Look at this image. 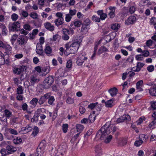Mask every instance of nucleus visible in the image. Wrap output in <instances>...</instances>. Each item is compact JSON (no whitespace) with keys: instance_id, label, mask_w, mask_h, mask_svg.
<instances>
[{"instance_id":"1","label":"nucleus","mask_w":156,"mask_h":156,"mask_svg":"<svg viewBox=\"0 0 156 156\" xmlns=\"http://www.w3.org/2000/svg\"><path fill=\"white\" fill-rule=\"evenodd\" d=\"M116 129V127L114 124H110V122H107L98 131L96 135V137L101 140H104L105 143H108L112 138V135H108L112 132H115Z\"/></svg>"},{"instance_id":"2","label":"nucleus","mask_w":156,"mask_h":156,"mask_svg":"<svg viewBox=\"0 0 156 156\" xmlns=\"http://www.w3.org/2000/svg\"><path fill=\"white\" fill-rule=\"evenodd\" d=\"M81 41L82 40L79 39V38L77 37V38L74 40L72 44L68 43L65 44L66 50L70 49L71 51V53H74L78 50Z\"/></svg>"},{"instance_id":"3","label":"nucleus","mask_w":156,"mask_h":156,"mask_svg":"<svg viewBox=\"0 0 156 156\" xmlns=\"http://www.w3.org/2000/svg\"><path fill=\"white\" fill-rule=\"evenodd\" d=\"M27 41V39L24 36H20L17 39L16 43L14 45V48L16 50L20 49L21 47L24 45Z\"/></svg>"},{"instance_id":"4","label":"nucleus","mask_w":156,"mask_h":156,"mask_svg":"<svg viewBox=\"0 0 156 156\" xmlns=\"http://www.w3.org/2000/svg\"><path fill=\"white\" fill-rule=\"evenodd\" d=\"M63 35L62 36V38L65 41L68 40L69 38L68 35H73L74 34L73 30L72 29L69 30L67 29H64L62 30Z\"/></svg>"},{"instance_id":"5","label":"nucleus","mask_w":156,"mask_h":156,"mask_svg":"<svg viewBox=\"0 0 156 156\" xmlns=\"http://www.w3.org/2000/svg\"><path fill=\"white\" fill-rule=\"evenodd\" d=\"M54 81L53 78L51 76H49L46 78L44 81L45 88H48L49 87Z\"/></svg>"},{"instance_id":"6","label":"nucleus","mask_w":156,"mask_h":156,"mask_svg":"<svg viewBox=\"0 0 156 156\" xmlns=\"http://www.w3.org/2000/svg\"><path fill=\"white\" fill-rule=\"evenodd\" d=\"M20 27V23L18 22L10 23L9 25V30L11 31H14L17 30Z\"/></svg>"},{"instance_id":"7","label":"nucleus","mask_w":156,"mask_h":156,"mask_svg":"<svg viewBox=\"0 0 156 156\" xmlns=\"http://www.w3.org/2000/svg\"><path fill=\"white\" fill-rule=\"evenodd\" d=\"M27 67L24 65L20 66L19 67H15L13 69V72L15 74L19 75L24 72L26 69Z\"/></svg>"},{"instance_id":"8","label":"nucleus","mask_w":156,"mask_h":156,"mask_svg":"<svg viewBox=\"0 0 156 156\" xmlns=\"http://www.w3.org/2000/svg\"><path fill=\"white\" fill-rule=\"evenodd\" d=\"M87 59V58L84 56L80 55L77 58L76 63L78 66H81Z\"/></svg>"},{"instance_id":"9","label":"nucleus","mask_w":156,"mask_h":156,"mask_svg":"<svg viewBox=\"0 0 156 156\" xmlns=\"http://www.w3.org/2000/svg\"><path fill=\"white\" fill-rule=\"evenodd\" d=\"M143 80H140L136 83V90L138 92H140L143 91Z\"/></svg>"},{"instance_id":"10","label":"nucleus","mask_w":156,"mask_h":156,"mask_svg":"<svg viewBox=\"0 0 156 156\" xmlns=\"http://www.w3.org/2000/svg\"><path fill=\"white\" fill-rule=\"evenodd\" d=\"M144 65V64L143 63L138 62L137 63L136 67H134L132 68V70L136 72H138L140 71L141 69Z\"/></svg>"},{"instance_id":"11","label":"nucleus","mask_w":156,"mask_h":156,"mask_svg":"<svg viewBox=\"0 0 156 156\" xmlns=\"http://www.w3.org/2000/svg\"><path fill=\"white\" fill-rule=\"evenodd\" d=\"M136 20V18L134 16H131L125 21V23L126 25H129L133 24Z\"/></svg>"},{"instance_id":"12","label":"nucleus","mask_w":156,"mask_h":156,"mask_svg":"<svg viewBox=\"0 0 156 156\" xmlns=\"http://www.w3.org/2000/svg\"><path fill=\"white\" fill-rule=\"evenodd\" d=\"M36 52L40 55H43V50L42 45L41 44H37L36 46Z\"/></svg>"},{"instance_id":"13","label":"nucleus","mask_w":156,"mask_h":156,"mask_svg":"<svg viewBox=\"0 0 156 156\" xmlns=\"http://www.w3.org/2000/svg\"><path fill=\"white\" fill-rule=\"evenodd\" d=\"M45 28L50 31H52L54 30V26L49 22H46L44 23Z\"/></svg>"},{"instance_id":"14","label":"nucleus","mask_w":156,"mask_h":156,"mask_svg":"<svg viewBox=\"0 0 156 156\" xmlns=\"http://www.w3.org/2000/svg\"><path fill=\"white\" fill-rule=\"evenodd\" d=\"M82 21L77 19H76L71 22L70 26L72 27L73 25L76 27H80L82 24Z\"/></svg>"},{"instance_id":"15","label":"nucleus","mask_w":156,"mask_h":156,"mask_svg":"<svg viewBox=\"0 0 156 156\" xmlns=\"http://www.w3.org/2000/svg\"><path fill=\"white\" fill-rule=\"evenodd\" d=\"M100 43V41H98L95 42L94 48L93 53L91 57V58L92 59H93L94 57L95 56L97 51V50L98 49V46L99 45Z\"/></svg>"},{"instance_id":"16","label":"nucleus","mask_w":156,"mask_h":156,"mask_svg":"<svg viewBox=\"0 0 156 156\" xmlns=\"http://www.w3.org/2000/svg\"><path fill=\"white\" fill-rule=\"evenodd\" d=\"M95 151L96 156H100L101 155L102 150L100 145H97L95 147Z\"/></svg>"},{"instance_id":"17","label":"nucleus","mask_w":156,"mask_h":156,"mask_svg":"<svg viewBox=\"0 0 156 156\" xmlns=\"http://www.w3.org/2000/svg\"><path fill=\"white\" fill-rule=\"evenodd\" d=\"M19 14L22 19L27 17L29 15L28 12L24 10H20Z\"/></svg>"},{"instance_id":"18","label":"nucleus","mask_w":156,"mask_h":156,"mask_svg":"<svg viewBox=\"0 0 156 156\" xmlns=\"http://www.w3.org/2000/svg\"><path fill=\"white\" fill-rule=\"evenodd\" d=\"M115 7L110 6L109 9L110 10L108 15L111 18H113L115 16Z\"/></svg>"},{"instance_id":"19","label":"nucleus","mask_w":156,"mask_h":156,"mask_svg":"<svg viewBox=\"0 0 156 156\" xmlns=\"http://www.w3.org/2000/svg\"><path fill=\"white\" fill-rule=\"evenodd\" d=\"M129 115H124L117 120V122L119 123L123 122L124 120L128 119V118L129 119Z\"/></svg>"},{"instance_id":"20","label":"nucleus","mask_w":156,"mask_h":156,"mask_svg":"<svg viewBox=\"0 0 156 156\" xmlns=\"http://www.w3.org/2000/svg\"><path fill=\"white\" fill-rule=\"evenodd\" d=\"M108 92L112 97H114L116 95L118 92V90L115 87H113L110 89L108 90Z\"/></svg>"},{"instance_id":"21","label":"nucleus","mask_w":156,"mask_h":156,"mask_svg":"<svg viewBox=\"0 0 156 156\" xmlns=\"http://www.w3.org/2000/svg\"><path fill=\"white\" fill-rule=\"evenodd\" d=\"M44 51L46 55H48L51 54L52 50L51 48L48 44H46L45 46Z\"/></svg>"},{"instance_id":"22","label":"nucleus","mask_w":156,"mask_h":156,"mask_svg":"<svg viewBox=\"0 0 156 156\" xmlns=\"http://www.w3.org/2000/svg\"><path fill=\"white\" fill-rule=\"evenodd\" d=\"M64 18H57L54 21L55 25L57 27L62 25L64 23Z\"/></svg>"},{"instance_id":"23","label":"nucleus","mask_w":156,"mask_h":156,"mask_svg":"<svg viewBox=\"0 0 156 156\" xmlns=\"http://www.w3.org/2000/svg\"><path fill=\"white\" fill-rule=\"evenodd\" d=\"M76 131L78 133H81L84 129V127L82 125L77 124L75 126Z\"/></svg>"},{"instance_id":"24","label":"nucleus","mask_w":156,"mask_h":156,"mask_svg":"<svg viewBox=\"0 0 156 156\" xmlns=\"http://www.w3.org/2000/svg\"><path fill=\"white\" fill-rule=\"evenodd\" d=\"M108 51V49L104 46H101L98 49L97 53L98 55L101 54Z\"/></svg>"},{"instance_id":"25","label":"nucleus","mask_w":156,"mask_h":156,"mask_svg":"<svg viewBox=\"0 0 156 156\" xmlns=\"http://www.w3.org/2000/svg\"><path fill=\"white\" fill-rule=\"evenodd\" d=\"M113 103V100L112 99H111L105 102V105L107 107L111 108L114 105Z\"/></svg>"},{"instance_id":"26","label":"nucleus","mask_w":156,"mask_h":156,"mask_svg":"<svg viewBox=\"0 0 156 156\" xmlns=\"http://www.w3.org/2000/svg\"><path fill=\"white\" fill-rule=\"evenodd\" d=\"M149 93L150 95L152 96H156V88L151 87L150 89H148Z\"/></svg>"},{"instance_id":"27","label":"nucleus","mask_w":156,"mask_h":156,"mask_svg":"<svg viewBox=\"0 0 156 156\" xmlns=\"http://www.w3.org/2000/svg\"><path fill=\"white\" fill-rule=\"evenodd\" d=\"M88 29L89 28L87 26L84 25H82L81 28V31L83 34H85L88 32Z\"/></svg>"},{"instance_id":"28","label":"nucleus","mask_w":156,"mask_h":156,"mask_svg":"<svg viewBox=\"0 0 156 156\" xmlns=\"http://www.w3.org/2000/svg\"><path fill=\"white\" fill-rule=\"evenodd\" d=\"M147 136L144 134H141L139 136V140H140L143 143L144 142H146L147 139Z\"/></svg>"},{"instance_id":"29","label":"nucleus","mask_w":156,"mask_h":156,"mask_svg":"<svg viewBox=\"0 0 156 156\" xmlns=\"http://www.w3.org/2000/svg\"><path fill=\"white\" fill-rule=\"evenodd\" d=\"M3 48L5 49V51L8 53H11L12 51V47L8 44H5Z\"/></svg>"},{"instance_id":"30","label":"nucleus","mask_w":156,"mask_h":156,"mask_svg":"<svg viewBox=\"0 0 156 156\" xmlns=\"http://www.w3.org/2000/svg\"><path fill=\"white\" fill-rule=\"evenodd\" d=\"M38 102V99L36 98H33L30 101V104L34 107H35Z\"/></svg>"},{"instance_id":"31","label":"nucleus","mask_w":156,"mask_h":156,"mask_svg":"<svg viewBox=\"0 0 156 156\" xmlns=\"http://www.w3.org/2000/svg\"><path fill=\"white\" fill-rule=\"evenodd\" d=\"M38 81L39 80L37 79L36 75H32L30 77V81L31 83H34Z\"/></svg>"},{"instance_id":"32","label":"nucleus","mask_w":156,"mask_h":156,"mask_svg":"<svg viewBox=\"0 0 156 156\" xmlns=\"http://www.w3.org/2000/svg\"><path fill=\"white\" fill-rule=\"evenodd\" d=\"M7 149L10 152H14L16 151V148L12 145H8L6 147Z\"/></svg>"},{"instance_id":"33","label":"nucleus","mask_w":156,"mask_h":156,"mask_svg":"<svg viewBox=\"0 0 156 156\" xmlns=\"http://www.w3.org/2000/svg\"><path fill=\"white\" fill-rule=\"evenodd\" d=\"M88 119L90 122L91 123L93 122L95 119V116L94 114H90Z\"/></svg>"},{"instance_id":"34","label":"nucleus","mask_w":156,"mask_h":156,"mask_svg":"<svg viewBox=\"0 0 156 156\" xmlns=\"http://www.w3.org/2000/svg\"><path fill=\"white\" fill-rule=\"evenodd\" d=\"M22 141V139L20 137H17L14 138L13 140V142L15 144H18L20 143Z\"/></svg>"},{"instance_id":"35","label":"nucleus","mask_w":156,"mask_h":156,"mask_svg":"<svg viewBox=\"0 0 156 156\" xmlns=\"http://www.w3.org/2000/svg\"><path fill=\"white\" fill-rule=\"evenodd\" d=\"M17 94H22L23 93V87L21 86H19L16 90Z\"/></svg>"},{"instance_id":"36","label":"nucleus","mask_w":156,"mask_h":156,"mask_svg":"<svg viewBox=\"0 0 156 156\" xmlns=\"http://www.w3.org/2000/svg\"><path fill=\"white\" fill-rule=\"evenodd\" d=\"M46 143L45 140H42L40 144L39 145V149H44L46 147Z\"/></svg>"},{"instance_id":"37","label":"nucleus","mask_w":156,"mask_h":156,"mask_svg":"<svg viewBox=\"0 0 156 156\" xmlns=\"http://www.w3.org/2000/svg\"><path fill=\"white\" fill-rule=\"evenodd\" d=\"M68 125L67 123L64 124L62 126V131L64 133H66L68 130Z\"/></svg>"},{"instance_id":"38","label":"nucleus","mask_w":156,"mask_h":156,"mask_svg":"<svg viewBox=\"0 0 156 156\" xmlns=\"http://www.w3.org/2000/svg\"><path fill=\"white\" fill-rule=\"evenodd\" d=\"M38 127L35 126L31 134V135L34 137L38 133Z\"/></svg>"},{"instance_id":"39","label":"nucleus","mask_w":156,"mask_h":156,"mask_svg":"<svg viewBox=\"0 0 156 156\" xmlns=\"http://www.w3.org/2000/svg\"><path fill=\"white\" fill-rule=\"evenodd\" d=\"M119 25L118 24H114L112 25L111 28L116 31H117L119 28Z\"/></svg>"},{"instance_id":"40","label":"nucleus","mask_w":156,"mask_h":156,"mask_svg":"<svg viewBox=\"0 0 156 156\" xmlns=\"http://www.w3.org/2000/svg\"><path fill=\"white\" fill-rule=\"evenodd\" d=\"M72 18V16L70 14H69L68 13L66 14L65 18L66 21L67 22H69Z\"/></svg>"},{"instance_id":"41","label":"nucleus","mask_w":156,"mask_h":156,"mask_svg":"<svg viewBox=\"0 0 156 156\" xmlns=\"http://www.w3.org/2000/svg\"><path fill=\"white\" fill-rule=\"evenodd\" d=\"M98 104V102L90 104L89 105H88V108L91 110H92L94 109L97 106Z\"/></svg>"},{"instance_id":"42","label":"nucleus","mask_w":156,"mask_h":156,"mask_svg":"<svg viewBox=\"0 0 156 156\" xmlns=\"http://www.w3.org/2000/svg\"><path fill=\"white\" fill-rule=\"evenodd\" d=\"M5 63V59L3 54L2 52H0V64H3Z\"/></svg>"},{"instance_id":"43","label":"nucleus","mask_w":156,"mask_h":156,"mask_svg":"<svg viewBox=\"0 0 156 156\" xmlns=\"http://www.w3.org/2000/svg\"><path fill=\"white\" fill-rule=\"evenodd\" d=\"M39 115L35 114L33 118L31 119L32 122H37L38 120Z\"/></svg>"},{"instance_id":"44","label":"nucleus","mask_w":156,"mask_h":156,"mask_svg":"<svg viewBox=\"0 0 156 156\" xmlns=\"http://www.w3.org/2000/svg\"><path fill=\"white\" fill-rule=\"evenodd\" d=\"M30 16L32 19H35L38 18V15L36 12H32L30 14Z\"/></svg>"},{"instance_id":"45","label":"nucleus","mask_w":156,"mask_h":156,"mask_svg":"<svg viewBox=\"0 0 156 156\" xmlns=\"http://www.w3.org/2000/svg\"><path fill=\"white\" fill-rule=\"evenodd\" d=\"M4 113L5 116L7 117H9L12 115L11 112L8 109L5 110Z\"/></svg>"},{"instance_id":"46","label":"nucleus","mask_w":156,"mask_h":156,"mask_svg":"<svg viewBox=\"0 0 156 156\" xmlns=\"http://www.w3.org/2000/svg\"><path fill=\"white\" fill-rule=\"evenodd\" d=\"M19 17L18 15L16 13H13L11 17L13 21H15L17 20Z\"/></svg>"},{"instance_id":"47","label":"nucleus","mask_w":156,"mask_h":156,"mask_svg":"<svg viewBox=\"0 0 156 156\" xmlns=\"http://www.w3.org/2000/svg\"><path fill=\"white\" fill-rule=\"evenodd\" d=\"M0 152L2 154V156H5L8 154L7 150L4 148L2 149L0 151Z\"/></svg>"},{"instance_id":"48","label":"nucleus","mask_w":156,"mask_h":156,"mask_svg":"<svg viewBox=\"0 0 156 156\" xmlns=\"http://www.w3.org/2000/svg\"><path fill=\"white\" fill-rule=\"evenodd\" d=\"M135 58L137 61H142L144 59V57L142 54L136 55Z\"/></svg>"},{"instance_id":"49","label":"nucleus","mask_w":156,"mask_h":156,"mask_svg":"<svg viewBox=\"0 0 156 156\" xmlns=\"http://www.w3.org/2000/svg\"><path fill=\"white\" fill-rule=\"evenodd\" d=\"M153 41L151 40H149L146 42V44L147 46L148 47H150L153 44Z\"/></svg>"},{"instance_id":"50","label":"nucleus","mask_w":156,"mask_h":156,"mask_svg":"<svg viewBox=\"0 0 156 156\" xmlns=\"http://www.w3.org/2000/svg\"><path fill=\"white\" fill-rule=\"evenodd\" d=\"M23 129L24 131H25L26 133H28L31 130L32 128L29 126H27L25 127H23Z\"/></svg>"},{"instance_id":"51","label":"nucleus","mask_w":156,"mask_h":156,"mask_svg":"<svg viewBox=\"0 0 156 156\" xmlns=\"http://www.w3.org/2000/svg\"><path fill=\"white\" fill-rule=\"evenodd\" d=\"M46 101V100L44 98L43 96L41 97L39 101H38V104L39 105H41L44 103Z\"/></svg>"},{"instance_id":"52","label":"nucleus","mask_w":156,"mask_h":156,"mask_svg":"<svg viewBox=\"0 0 156 156\" xmlns=\"http://www.w3.org/2000/svg\"><path fill=\"white\" fill-rule=\"evenodd\" d=\"M90 23V21L89 18H87L84 20L82 25H86V26L89 25Z\"/></svg>"},{"instance_id":"53","label":"nucleus","mask_w":156,"mask_h":156,"mask_svg":"<svg viewBox=\"0 0 156 156\" xmlns=\"http://www.w3.org/2000/svg\"><path fill=\"white\" fill-rule=\"evenodd\" d=\"M143 144V142L140 140H137L135 141L134 142V145L136 147H139Z\"/></svg>"},{"instance_id":"54","label":"nucleus","mask_w":156,"mask_h":156,"mask_svg":"<svg viewBox=\"0 0 156 156\" xmlns=\"http://www.w3.org/2000/svg\"><path fill=\"white\" fill-rule=\"evenodd\" d=\"M92 20L95 22H99L100 21V18L96 16L93 15L92 17Z\"/></svg>"},{"instance_id":"55","label":"nucleus","mask_w":156,"mask_h":156,"mask_svg":"<svg viewBox=\"0 0 156 156\" xmlns=\"http://www.w3.org/2000/svg\"><path fill=\"white\" fill-rule=\"evenodd\" d=\"M145 120V118L143 116L141 117L137 121V125H139L142 123L143 121Z\"/></svg>"},{"instance_id":"56","label":"nucleus","mask_w":156,"mask_h":156,"mask_svg":"<svg viewBox=\"0 0 156 156\" xmlns=\"http://www.w3.org/2000/svg\"><path fill=\"white\" fill-rule=\"evenodd\" d=\"M154 67L153 65H150L147 67V69L150 72H153L154 70Z\"/></svg>"},{"instance_id":"57","label":"nucleus","mask_w":156,"mask_h":156,"mask_svg":"<svg viewBox=\"0 0 156 156\" xmlns=\"http://www.w3.org/2000/svg\"><path fill=\"white\" fill-rule=\"evenodd\" d=\"M55 99L53 96H51L49 98L48 100V103L50 105H52Z\"/></svg>"},{"instance_id":"58","label":"nucleus","mask_w":156,"mask_h":156,"mask_svg":"<svg viewBox=\"0 0 156 156\" xmlns=\"http://www.w3.org/2000/svg\"><path fill=\"white\" fill-rule=\"evenodd\" d=\"M142 54L143 57H147L150 55L149 52L148 51L144 50L142 52Z\"/></svg>"},{"instance_id":"59","label":"nucleus","mask_w":156,"mask_h":156,"mask_svg":"<svg viewBox=\"0 0 156 156\" xmlns=\"http://www.w3.org/2000/svg\"><path fill=\"white\" fill-rule=\"evenodd\" d=\"M72 66V61L71 60H68L66 63V67L67 68H70Z\"/></svg>"},{"instance_id":"60","label":"nucleus","mask_w":156,"mask_h":156,"mask_svg":"<svg viewBox=\"0 0 156 156\" xmlns=\"http://www.w3.org/2000/svg\"><path fill=\"white\" fill-rule=\"evenodd\" d=\"M76 12V10L75 9H70L69 11V14H70L71 16H73L75 15Z\"/></svg>"},{"instance_id":"61","label":"nucleus","mask_w":156,"mask_h":156,"mask_svg":"<svg viewBox=\"0 0 156 156\" xmlns=\"http://www.w3.org/2000/svg\"><path fill=\"white\" fill-rule=\"evenodd\" d=\"M135 7L133 6H132L129 8V12L131 14H133L135 12Z\"/></svg>"},{"instance_id":"62","label":"nucleus","mask_w":156,"mask_h":156,"mask_svg":"<svg viewBox=\"0 0 156 156\" xmlns=\"http://www.w3.org/2000/svg\"><path fill=\"white\" fill-rule=\"evenodd\" d=\"M50 68L48 67H46L43 68L42 69V71L44 72L45 73H48L50 71Z\"/></svg>"},{"instance_id":"63","label":"nucleus","mask_w":156,"mask_h":156,"mask_svg":"<svg viewBox=\"0 0 156 156\" xmlns=\"http://www.w3.org/2000/svg\"><path fill=\"white\" fill-rule=\"evenodd\" d=\"M24 28L26 30L30 31L31 30L30 26L28 24H25L23 26Z\"/></svg>"},{"instance_id":"64","label":"nucleus","mask_w":156,"mask_h":156,"mask_svg":"<svg viewBox=\"0 0 156 156\" xmlns=\"http://www.w3.org/2000/svg\"><path fill=\"white\" fill-rule=\"evenodd\" d=\"M66 102L69 104H72L74 102V100L70 97L67 98L66 100Z\"/></svg>"}]
</instances>
